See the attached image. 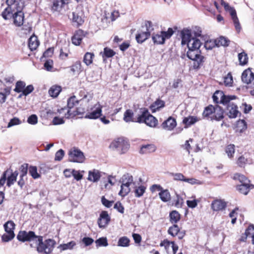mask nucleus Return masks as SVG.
I'll return each instance as SVG.
<instances>
[{"label":"nucleus","mask_w":254,"mask_h":254,"mask_svg":"<svg viewBox=\"0 0 254 254\" xmlns=\"http://www.w3.org/2000/svg\"><path fill=\"white\" fill-rule=\"evenodd\" d=\"M171 174L173 176L174 180L185 181V177L182 174L171 173Z\"/></svg>","instance_id":"nucleus-64"},{"label":"nucleus","mask_w":254,"mask_h":254,"mask_svg":"<svg viewBox=\"0 0 254 254\" xmlns=\"http://www.w3.org/2000/svg\"><path fill=\"white\" fill-rule=\"evenodd\" d=\"M102 106L99 103L96 104L94 107L91 109V111L87 113L85 116V118L90 119H96L102 115Z\"/></svg>","instance_id":"nucleus-15"},{"label":"nucleus","mask_w":254,"mask_h":254,"mask_svg":"<svg viewBox=\"0 0 254 254\" xmlns=\"http://www.w3.org/2000/svg\"><path fill=\"white\" fill-rule=\"evenodd\" d=\"M29 172V174L34 179H38L40 177V174L37 172V168L36 166H30Z\"/></svg>","instance_id":"nucleus-48"},{"label":"nucleus","mask_w":254,"mask_h":254,"mask_svg":"<svg viewBox=\"0 0 254 254\" xmlns=\"http://www.w3.org/2000/svg\"><path fill=\"white\" fill-rule=\"evenodd\" d=\"M181 37L182 38V44H187L188 46L190 43H192L195 40H199L192 36L191 30L189 29H184L182 30L181 32Z\"/></svg>","instance_id":"nucleus-13"},{"label":"nucleus","mask_w":254,"mask_h":254,"mask_svg":"<svg viewBox=\"0 0 254 254\" xmlns=\"http://www.w3.org/2000/svg\"><path fill=\"white\" fill-rule=\"evenodd\" d=\"M130 240L126 236L121 237L118 241V246L120 247H126L129 245Z\"/></svg>","instance_id":"nucleus-44"},{"label":"nucleus","mask_w":254,"mask_h":254,"mask_svg":"<svg viewBox=\"0 0 254 254\" xmlns=\"http://www.w3.org/2000/svg\"><path fill=\"white\" fill-rule=\"evenodd\" d=\"M238 59L240 64L241 65H245L248 63V57L247 54L244 52L238 54Z\"/></svg>","instance_id":"nucleus-42"},{"label":"nucleus","mask_w":254,"mask_h":254,"mask_svg":"<svg viewBox=\"0 0 254 254\" xmlns=\"http://www.w3.org/2000/svg\"><path fill=\"white\" fill-rule=\"evenodd\" d=\"M112 149L117 150L120 154L126 153L129 147V144L123 137L118 138L110 145Z\"/></svg>","instance_id":"nucleus-5"},{"label":"nucleus","mask_w":254,"mask_h":254,"mask_svg":"<svg viewBox=\"0 0 254 254\" xmlns=\"http://www.w3.org/2000/svg\"><path fill=\"white\" fill-rule=\"evenodd\" d=\"M78 101L76 99L75 96H71L68 99L67 103L68 110L66 111V113L64 114L66 118L68 119L70 117H74L76 114H79L81 113L80 112L78 111V110H77L76 114L71 113L70 110V109L72 108L75 105L78 104Z\"/></svg>","instance_id":"nucleus-14"},{"label":"nucleus","mask_w":254,"mask_h":254,"mask_svg":"<svg viewBox=\"0 0 254 254\" xmlns=\"http://www.w3.org/2000/svg\"><path fill=\"white\" fill-rule=\"evenodd\" d=\"M116 54V53L110 48L106 47L104 49V52L102 55V57L105 60V58H111Z\"/></svg>","instance_id":"nucleus-47"},{"label":"nucleus","mask_w":254,"mask_h":254,"mask_svg":"<svg viewBox=\"0 0 254 254\" xmlns=\"http://www.w3.org/2000/svg\"><path fill=\"white\" fill-rule=\"evenodd\" d=\"M94 57L93 53L87 52L84 56L83 62L87 65H89L92 63Z\"/></svg>","instance_id":"nucleus-43"},{"label":"nucleus","mask_w":254,"mask_h":254,"mask_svg":"<svg viewBox=\"0 0 254 254\" xmlns=\"http://www.w3.org/2000/svg\"><path fill=\"white\" fill-rule=\"evenodd\" d=\"M201 45L200 40H195L192 43L189 44L188 51L187 53V57L190 60H194L200 55V51L199 48Z\"/></svg>","instance_id":"nucleus-7"},{"label":"nucleus","mask_w":254,"mask_h":254,"mask_svg":"<svg viewBox=\"0 0 254 254\" xmlns=\"http://www.w3.org/2000/svg\"><path fill=\"white\" fill-rule=\"evenodd\" d=\"M215 46H216L215 41H207L204 44V47L206 50H211Z\"/></svg>","instance_id":"nucleus-63"},{"label":"nucleus","mask_w":254,"mask_h":254,"mask_svg":"<svg viewBox=\"0 0 254 254\" xmlns=\"http://www.w3.org/2000/svg\"><path fill=\"white\" fill-rule=\"evenodd\" d=\"M242 80L247 84L252 83L254 84V73L250 70L247 69L243 71L242 74Z\"/></svg>","instance_id":"nucleus-16"},{"label":"nucleus","mask_w":254,"mask_h":254,"mask_svg":"<svg viewBox=\"0 0 254 254\" xmlns=\"http://www.w3.org/2000/svg\"><path fill=\"white\" fill-rule=\"evenodd\" d=\"M224 82L226 86H230L233 83V77L230 73L227 74V75L224 78Z\"/></svg>","instance_id":"nucleus-55"},{"label":"nucleus","mask_w":254,"mask_h":254,"mask_svg":"<svg viewBox=\"0 0 254 254\" xmlns=\"http://www.w3.org/2000/svg\"><path fill=\"white\" fill-rule=\"evenodd\" d=\"M205 58L201 55H198L197 58H195L194 60H192L193 61V67L194 69H198L201 66L203 65V63L205 62Z\"/></svg>","instance_id":"nucleus-30"},{"label":"nucleus","mask_w":254,"mask_h":254,"mask_svg":"<svg viewBox=\"0 0 254 254\" xmlns=\"http://www.w3.org/2000/svg\"><path fill=\"white\" fill-rule=\"evenodd\" d=\"M192 36L197 39V37L201 36V30L199 27L195 26L191 30Z\"/></svg>","instance_id":"nucleus-52"},{"label":"nucleus","mask_w":254,"mask_h":254,"mask_svg":"<svg viewBox=\"0 0 254 254\" xmlns=\"http://www.w3.org/2000/svg\"><path fill=\"white\" fill-rule=\"evenodd\" d=\"M26 86V84L24 81H18L16 83L15 88L14 91L17 93L22 92L24 90Z\"/></svg>","instance_id":"nucleus-46"},{"label":"nucleus","mask_w":254,"mask_h":254,"mask_svg":"<svg viewBox=\"0 0 254 254\" xmlns=\"http://www.w3.org/2000/svg\"><path fill=\"white\" fill-rule=\"evenodd\" d=\"M64 155V151L62 149H60L56 153L55 160L56 161L62 160Z\"/></svg>","instance_id":"nucleus-61"},{"label":"nucleus","mask_w":254,"mask_h":254,"mask_svg":"<svg viewBox=\"0 0 254 254\" xmlns=\"http://www.w3.org/2000/svg\"><path fill=\"white\" fill-rule=\"evenodd\" d=\"M176 120L172 117H169L162 124V127L163 128L169 130H172L176 127Z\"/></svg>","instance_id":"nucleus-24"},{"label":"nucleus","mask_w":254,"mask_h":254,"mask_svg":"<svg viewBox=\"0 0 254 254\" xmlns=\"http://www.w3.org/2000/svg\"><path fill=\"white\" fill-rule=\"evenodd\" d=\"M18 4L19 6L16 7L12 18L14 19L13 23L14 25L19 27L23 24L24 16L22 10L24 7V3L23 2H20V3Z\"/></svg>","instance_id":"nucleus-10"},{"label":"nucleus","mask_w":254,"mask_h":254,"mask_svg":"<svg viewBox=\"0 0 254 254\" xmlns=\"http://www.w3.org/2000/svg\"><path fill=\"white\" fill-rule=\"evenodd\" d=\"M233 179L235 180H238L241 184L250 183L249 180L244 175L240 174H235L234 175Z\"/></svg>","instance_id":"nucleus-45"},{"label":"nucleus","mask_w":254,"mask_h":254,"mask_svg":"<svg viewBox=\"0 0 254 254\" xmlns=\"http://www.w3.org/2000/svg\"><path fill=\"white\" fill-rule=\"evenodd\" d=\"M165 106V102L160 99H157L150 107L153 113L155 112L156 111L159 110L160 109L163 108Z\"/></svg>","instance_id":"nucleus-33"},{"label":"nucleus","mask_w":254,"mask_h":254,"mask_svg":"<svg viewBox=\"0 0 254 254\" xmlns=\"http://www.w3.org/2000/svg\"><path fill=\"white\" fill-rule=\"evenodd\" d=\"M146 31L138 30L135 38L138 43H142L144 42L150 35V32L153 30L152 22L150 21H147L145 24Z\"/></svg>","instance_id":"nucleus-8"},{"label":"nucleus","mask_w":254,"mask_h":254,"mask_svg":"<svg viewBox=\"0 0 254 254\" xmlns=\"http://www.w3.org/2000/svg\"><path fill=\"white\" fill-rule=\"evenodd\" d=\"M254 188V186L250 184V183L242 184L237 186V189L239 191L245 195H247L250 190Z\"/></svg>","instance_id":"nucleus-27"},{"label":"nucleus","mask_w":254,"mask_h":254,"mask_svg":"<svg viewBox=\"0 0 254 254\" xmlns=\"http://www.w3.org/2000/svg\"><path fill=\"white\" fill-rule=\"evenodd\" d=\"M212 98L214 102L216 103L220 102L225 105L232 100L236 99V97L235 96H226L223 92L218 90L214 93Z\"/></svg>","instance_id":"nucleus-12"},{"label":"nucleus","mask_w":254,"mask_h":254,"mask_svg":"<svg viewBox=\"0 0 254 254\" xmlns=\"http://www.w3.org/2000/svg\"><path fill=\"white\" fill-rule=\"evenodd\" d=\"M39 45V42L37 37L33 35L29 39L28 46L31 51L35 50L37 49Z\"/></svg>","instance_id":"nucleus-32"},{"label":"nucleus","mask_w":254,"mask_h":254,"mask_svg":"<svg viewBox=\"0 0 254 254\" xmlns=\"http://www.w3.org/2000/svg\"><path fill=\"white\" fill-rule=\"evenodd\" d=\"M110 218L107 211H102L98 220V224L100 228H104L109 223Z\"/></svg>","instance_id":"nucleus-18"},{"label":"nucleus","mask_w":254,"mask_h":254,"mask_svg":"<svg viewBox=\"0 0 254 254\" xmlns=\"http://www.w3.org/2000/svg\"><path fill=\"white\" fill-rule=\"evenodd\" d=\"M15 225L13 221H8L4 225L5 231L9 234L14 233L13 230L15 229Z\"/></svg>","instance_id":"nucleus-40"},{"label":"nucleus","mask_w":254,"mask_h":254,"mask_svg":"<svg viewBox=\"0 0 254 254\" xmlns=\"http://www.w3.org/2000/svg\"><path fill=\"white\" fill-rule=\"evenodd\" d=\"M6 2L7 5L17 7V6H19L18 4L22 1L21 0H6Z\"/></svg>","instance_id":"nucleus-60"},{"label":"nucleus","mask_w":254,"mask_h":254,"mask_svg":"<svg viewBox=\"0 0 254 254\" xmlns=\"http://www.w3.org/2000/svg\"><path fill=\"white\" fill-rule=\"evenodd\" d=\"M21 123V121L17 118L14 117L11 119L7 125V127H10L14 126L20 125Z\"/></svg>","instance_id":"nucleus-56"},{"label":"nucleus","mask_w":254,"mask_h":254,"mask_svg":"<svg viewBox=\"0 0 254 254\" xmlns=\"http://www.w3.org/2000/svg\"><path fill=\"white\" fill-rule=\"evenodd\" d=\"M198 120L196 117L190 116L188 117L185 118L183 123L187 126H190L198 121Z\"/></svg>","instance_id":"nucleus-37"},{"label":"nucleus","mask_w":254,"mask_h":254,"mask_svg":"<svg viewBox=\"0 0 254 254\" xmlns=\"http://www.w3.org/2000/svg\"><path fill=\"white\" fill-rule=\"evenodd\" d=\"M138 123H145L150 127H155L158 124V120L151 115L148 110L141 108L138 112Z\"/></svg>","instance_id":"nucleus-4"},{"label":"nucleus","mask_w":254,"mask_h":254,"mask_svg":"<svg viewBox=\"0 0 254 254\" xmlns=\"http://www.w3.org/2000/svg\"><path fill=\"white\" fill-rule=\"evenodd\" d=\"M15 237L14 233H6L1 236V240L3 242H7L12 240Z\"/></svg>","instance_id":"nucleus-53"},{"label":"nucleus","mask_w":254,"mask_h":254,"mask_svg":"<svg viewBox=\"0 0 254 254\" xmlns=\"http://www.w3.org/2000/svg\"><path fill=\"white\" fill-rule=\"evenodd\" d=\"M170 222L176 224L180 219V214L177 211H172L169 215Z\"/></svg>","instance_id":"nucleus-41"},{"label":"nucleus","mask_w":254,"mask_h":254,"mask_svg":"<svg viewBox=\"0 0 254 254\" xmlns=\"http://www.w3.org/2000/svg\"><path fill=\"white\" fill-rule=\"evenodd\" d=\"M156 150V147L154 144H146L141 146L139 153L141 154H148L155 152Z\"/></svg>","instance_id":"nucleus-28"},{"label":"nucleus","mask_w":254,"mask_h":254,"mask_svg":"<svg viewBox=\"0 0 254 254\" xmlns=\"http://www.w3.org/2000/svg\"><path fill=\"white\" fill-rule=\"evenodd\" d=\"M123 119L126 123H138V114L135 117H134L133 111L131 110L128 109L124 113Z\"/></svg>","instance_id":"nucleus-19"},{"label":"nucleus","mask_w":254,"mask_h":254,"mask_svg":"<svg viewBox=\"0 0 254 254\" xmlns=\"http://www.w3.org/2000/svg\"><path fill=\"white\" fill-rule=\"evenodd\" d=\"M120 182L122 183V185L119 195L121 196H125L127 195L130 191V186L133 187L135 185V183L133 181V177L128 173L122 176L121 178Z\"/></svg>","instance_id":"nucleus-3"},{"label":"nucleus","mask_w":254,"mask_h":254,"mask_svg":"<svg viewBox=\"0 0 254 254\" xmlns=\"http://www.w3.org/2000/svg\"><path fill=\"white\" fill-rule=\"evenodd\" d=\"M28 164H24L22 165L20 167V171L21 173L20 176L26 177V175L28 171Z\"/></svg>","instance_id":"nucleus-59"},{"label":"nucleus","mask_w":254,"mask_h":254,"mask_svg":"<svg viewBox=\"0 0 254 254\" xmlns=\"http://www.w3.org/2000/svg\"><path fill=\"white\" fill-rule=\"evenodd\" d=\"M10 175L6 177L7 183L6 185L10 187L11 185H12L16 181L17 177L18 175V172L17 171L12 172V170H10L9 172Z\"/></svg>","instance_id":"nucleus-31"},{"label":"nucleus","mask_w":254,"mask_h":254,"mask_svg":"<svg viewBox=\"0 0 254 254\" xmlns=\"http://www.w3.org/2000/svg\"><path fill=\"white\" fill-rule=\"evenodd\" d=\"M62 90L61 87L58 85L52 86L49 90V95L53 97H57Z\"/></svg>","instance_id":"nucleus-35"},{"label":"nucleus","mask_w":254,"mask_h":254,"mask_svg":"<svg viewBox=\"0 0 254 254\" xmlns=\"http://www.w3.org/2000/svg\"><path fill=\"white\" fill-rule=\"evenodd\" d=\"M75 245V243L73 241H71L67 244L61 245L59 248L62 250L64 251L67 249H71Z\"/></svg>","instance_id":"nucleus-54"},{"label":"nucleus","mask_w":254,"mask_h":254,"mask_svg":"<svg viewBox=\"0 0 254 254\" xmlns=\"http://www.w3.org/2000/svg\"><path fill=\"white\" fill-rule=\"evenodd\" d=\"M179 231V227L176 224H174L172 226L170 227L168 230V233L173 237L176 236Z\"/></svg>","instance_id":"nucleus-49"},{"label":"nucleus","mask_w":254,"mask_h":254,"mask_svg":"<svg viewBox=\"0 0 254 254\" xmlns=\"http://www.w3.org/2000/svg\"><path fill=\"white\" fill-rule=\"evenodd\" d=\"M224 110L219 106H215L210 105L205 108L202 116L204 118L210 119L211 121H220L224 118Z\"/></svg>","instance_id":"nucleus-2"},{"label":"nucleus","mask_w":254,"mask_h":254,"mask_svg":"<svg viewBox=\"0 0 254 254\" xmlns=\"http://www.w3.org/2000/svg\"><path fill=\"white\" fill-rule=\"evenodd\" d=\"M81 63L79 61H77L71 67V70L73 72H81Z\"/></svg>","instance_id":"nucleus-58"},{"label":"nucleus","mask_w":254,"mask_h":254,"mask_svg":"<svg viewBox=\"0 0 254 254\" xmlns=\"http://www.w3.org/2000/svg\"><path fill=\"white\" fill-rule=\"evenodd\" d=\"M228 11L230 13L236 30L238 32H239L241 30V27L239 21V19L237 16L236 11L235 9L233 7H232L230 8V9Z\"/></svg>","instance_id":"nucleus-23"},{"label":"nucleus","mask_w":254,"mask_h":254,"mask_svg":"<svg viewBox=\"0 0 254 254\" xmlns=\"http://www.w3.org/2000/svg\"><path fill=\"white\" fill-rule=\"evenodd\" d=\"M72 21L76 24L77 26L81 25L84 22V19L82 17V13L77 11H74L72 13Z\"/></svg>","instance_id":"nucleus-25"},{"label":"nucleus","mask_w":254,"mask_h":254,"mask_svg":"<svg viewBox=\"0 0 254 254\" xmlns=\"http://www.w3.org/2000/svg\"><path fill=\"white\" fill-rule=\"evenodd\" d=\"M215 41L216 46L217 47H219L220 46L224 47L228 46L230 42L229 40L223 36L220 37L219 38L216 39Z\"/></svg>","instance_id":"nucleus-39"},{"label":"nucleus","mask_w":254,"mask_h":254,"mask_svg":"<svg viewBox=\"0 0 254 254\" xmlns=\"http://www.w3.org/2000/svg\"><path fill=\"white\" fill-rule=\"evenodd\" d=\"M247 128L246 122L243 120H239L237 123L236 131L242 133Z\"/></svg>","instance_id":"nucleus-36"},{"label":"nucleus","mask_w":254,"mask_h":254,"mask_svg":"<svg viewBox=\"0 0 254 254\" xmlns=\"http://www.w3.org/2000/svg\"><path fill=\"white\" fill-rule=\"evenodd\" d=\"M68 0H55L53 2L52 6L51 7L52 10L54 11H60L63 6L67 3Z\"/></svg>","instance_id":"nucleus-26"},{"label":"nucleus","mask_w":254,"mask_h":254,"mask_svg":"<svg viewBox=\"0 0 254 254\" xmlns=\"http://www.w3.org/2000/svg\"><path fill=\"white\" fill-rule=\"evenodd\" d=\"M226 152L229 157H232L235 152V145L233 144L228 145L226 148Z\"/></svg>","instance_id":"nucleus-57"},{"label":"nucleus","mask_w":254,"mask_h":254,"mask_svg":"<svg viewBox=\"0 0 254 254\" xmlns=\"http://www.w3.org/2000/svg\"><path fill=\"white\" fill-rule=\"evenodd\" d=\"M245 235L246 236L245 239L248 236L252 235L253 243L254 244V225H250L248 227L245 231Z\"/></svg>","instance_id":"nucleus-50"},{"label":"nucleus","mask_w":254,"mask_h":254,"mask_svg":"<svg viewBox=\"0 0 254 254\" xmlns=\"http://www.w3.org/2000/svg\"><path fill=\"white\" fill-rule=\"evenodd\" d=\"M161 200L163 202H167L171 199V195L168 190H162L159 193Z\"/></svg>","instance_id":"nucleus-34"},{"label":"nucleus","mask_w":254,"mask_h":254,"mask_svg":"<svg viewBox=\"0 0 254 254\" xmlns=\"http://www.w3.org/2000/svg\"><path fill=\"white\" fill-rule=\"evenodd\" d=\"M68 161L72 162L83 163L85 160L83 153L79 149L73 148L68 152Z\"/></svg>","instance_id":"nucleus-11"},{"label":"nucleus","mask_w":254,"mask_h":254,"mask_svg":"<svg viewBox=\"0 0 254 254\" xmlns=\"http://www.w3.org/2000/svg\"><path fill=\"white\" fill-rule=\"evenodd\" d=\"M16 7L7 5L1 13V16L5 20H8L13 17V14Z\"/></svg>","instance_id":"nucleus-22"},{"label":"nucleus","mask_w":254,"mask_h":254,"mask_svg":"<svg viewBox=\"0 0 254 254\" xmlns=\"http://www.w3.org/2000/svg\"><path fill=\"white\" fill-rule=\"evenodd\" d=\"M83 31L79 30L76 32L74 36L72 37V42L75 45H79L83 38Z\"/></svg>","instance_id":"nucleus-29"},{"label":"nucleus","mask_w":254,"mask_h":254,"mask_svg":"<svg viewBox=\"0 0 254 254\" xmlns=\"http://www.w3.org/2000/svg\"><path fill=\"white\" fill-rule=\"evenodd\" d=\"M227 206L226 202L221 199H216L212 201L211 208L214 211H220L224 209Z\"/></svg>","instance_id":"nucleus-20"},{"label":"nucleus","mask_w":254,"mask_h":254,"mask_svg":"<svg viewBox=\"0 0 254 254\" xmlns=\"http://www.w3.org/2000/svg\"><path fill=\"white\" fill-rule=\"evenodd\" d=\"M173 33V29L169 28L167 31H161L158 33L153 34L152 39L155 44H163L165 40L170 38Z\"/></svg>","instance_id":"nucleus-6"},{"label":"nucleus","mask_w":254,"mask_h":254,"mask_svg":"<svg viewBox=\"0 0 254 254\" xmlns=\"http://www.w3.org/2000/svg\"><path fill=\"white\" fill-rule=\"evenodd\" d=\"M101 177V172L98 170L93 169L88 172L87 179L90 182H97L99 181Z\"/></svg>","instance_id":"nucleus-21"},{"label":"nucleus","mask_w":254,"mask_h":254,"mask_svg":"<svg viewBox=\"0 0 254 254\" xmlns=\"http://www.w3.org/2000/svg\"><path fill=\"white\" fill-rule=\"evenodd\" d=\"M227 107V114L230 118H235L240 114L237 106L233 103L228 102Z\"/></svg>","instance_id":"nucleus-17"},{"label":"nucleus","mask_w":254,"mask_h":254,"mask_svg":"<svg viewBox=\"0 0 254 254\" xmlns=\"http://www.w3.org/2000/svg\"><path fill=\"white\" fill-rule=\"evenodd\" d=\"M97 247H106L108 245L106 238L102 237L95 241Z\"/></svg>","instance_id":"nucleus-51"},{"label":"nucleus","mask_w":254,"mask_h":254,"mask_svg":"<svg viewBox=\"0 0 254 254\" xmlns=\"http://www.w3.org/2000/svg\"><path fill=\"white\" fill-rule=\"evenodd\" d=\"M56 244L55 240L49 239L46 240L44 242L43 241V237L39 236L37 241L34 246L33 244H30L31 247L37 248V251L38 253H44L45 254H50L52 253Z\"/></svg>","instance_id":"nucleus-1"},{"label":"nucleus","mask_w":254,"mask_h":254,"mask_svg":"<svg viewBox=\"0 0 254 254\" xmlns=\"http://www.w3.org/2000/svg\"><path fill=\"white\" fill-rule=\"evenodd\" d=\"M38 118L36 115H32L27 119V122L31 125H35L37 123Z\"/></svg>","instance_id":"nucleus-62"},{"label":"nucleus","mask_w":254,"mask_h":254,"mask_svg":"<svg viewBox=\"0 0 254 254\" xmlns=\"http://www.w3.org/2000/svg\"><path fill=\"white\" fill-rule=\"evenodd\" d=\"M133 188L134 189L135 196L137 197H139L142 196L146 190V188L142 185L137 187L135 185Z\"/></svg>","instance_id":"nucleus-38"},{"label":"nucleus","mask_w":254,"mask_h":254,"mask_svg":"<svg viewBox=\"0 0 254 254\" xmlns=\"http://www.w3.org/2000/svg\"><path fill=\"white\" fill-rule=\"evenodd\" d=\"M39 236H36L33 231L26 232L25 231H19L17 239L21 242H33L34 245Z\"/></svg>","instance_id":"nucleus-9"}]
</instances>
